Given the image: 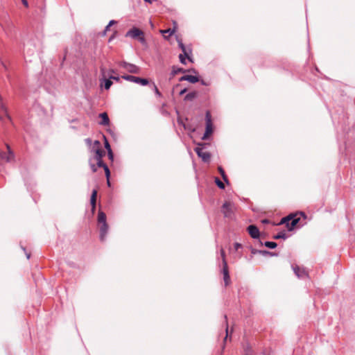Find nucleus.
<instances>
[{"label":"nucleus","mask_w":355,"mask_h":355,"mask_svg":"<svg viewBox=\"0 0 355 355\" xmlns=\"http://www.w3.org/2000/svg\"><path fill=\"white\" fill-rule=\"evenodd\" d=\"M185 58H187L186 56H184L183 54H180L179 55V59H180V61L182 64H186V60H185Z\"/></svg>","instance_id":"nucleus-30"},{"label":"nucleus","mask_w":355,"mask_h":355,"mask_svg":"<svg viewBox=\"0 0 355 355\" xmlns=\"http://www.w3.org/2000/svg\"><path fill=\"white\" fill-rule=\"evenodd\" d=\"M212 132V123L211 114L209 111L206 112V130L204 135L202 136V139H206L209 135Z\"/></svg>","instance_id":"nucleus-8"},{"label":"nucleus","mask_w":355,"mask_h":355,"mask_svg":"<svg viewBox=\"0 0 355 355\" xmlns=\"http://www.w3.org/2000/svg\"><path fill=\"white\" fill-rule=\"evenodd\" d=\"M182 51L183 55H184V56H186V57H187L189 60H191V58H190V57H189V53H188V52H187V51L186 47H185V48H184V50H182Z\"/></svg>","instance_id":"nucleus-34"},{"label":"nucleus","mask_w":355,"mask_h":355,"mask_svg":"<svg viewBox=\"0 0 355 355\" xmlns=\"http://www.w3.org/2000/svg\"><path fill=\"white\" fill-rule=\"evenodd\" d=\"M103 138H104V141H105V148H106L107 152L112 150L110 145L107 138L105 137V136H103Z\"/></svg>","instance_id":"nucleus-26"},{"label":"nucleus","mask_w":355,"mask_h":355,"mask_svg":"<svg viewBox=\"0 0 355 355\" xmlns=\"http://www.w3.org/2000/svg\"><path fill=\"white\" fill-rule=\"evenodd\" d=\"M6 147L8 148V152H0V157L2 159L6 160L7 162H10L14 159L15 155L13 152L11 150L9 145L7 144Z\"/></svg>","instance_id":"nucleus-10"},{"label":"nucleus","mask_w":355,"mask_h":355,"mask_svg":"<svg viewBox=\"0 0 355 355\" xmlns=\"http://www.w3.org/2000/svg\"><path fill=\"white\" fill-rule=\"evenodd\" d=\"M216 185L220 188V189H223L225 188V184H223V182H221L218 178H216Z\"/></svg>","instance_id":"nucleus-27"},{"label":"nucleus","mask_w":355,"mask_h":355,"mask_svg":"<svg viewBox=\"0 0 355 355\" xmlns=\"http://www.w3.org/2000/svg\"><path fill=\"white\" fill-rule=\"evenodd\" d=\"M146 2H148V3H152L153 1H155V0H144Z\"/></svg>","instance_id":"nucleus-45"},{"label":"nucleus","mask_w":355,"mask_h":355,"mask_svg":"<svg viewBox=\"0 0 355 355\" xmlns=\"http://www.w3.org/2000/svg\"><path fill=\"white\" fill-rule=\"evenodd\" d=\"M234 205L230 201H226L222 206V212L225 218H230L233 214Z\"/></svg>","instance_id":"nucleus-7"},{"label":"nucleus","mask_w":355,"mask_h":355,"mask_svg":"<svg viewBox=\"0 0 355 355\" xmlns=\"http://www.w3.org/2000/svg\"><path fill=\"white\" fill-rule=\"evenodd\" d=\"M109 78H110V80L113 79V80H116V81H119V80H120V77H119V76H110L109 77Z\"/></svg>","instance_id":"nucleus-38"},{"label":"nucleus","mask_w":355,"mask_h":355,"mask_svg":"<svg viewBox=\"0 0 355 355\" xmlns=\"http://www.w3.org/2000/svg\"><path fill=\"white\" fill-rule=\"evenodd\" d=\"M154 91H155V94L158 97H161L162 96V94L160 93V92L159 91L157 87L155 84H154Z\"/></svg>","instance_id":"nucleus-31"},{"label":"nucleus","mask_w":355,"mask_h":355,"mask_svg":"<svg viewBox=\"0 0 355 355\" xmlns=\"http://www.w3.org/2000/svg\"><path fill=\"white\" fill-rule=\"evenodd\" d=\"M121 78L125 80L130 81V82H132V83H135L137 84H140L143 86L147 85L149 83L148 80L146 78H142L134 76L132 75H123V76H121Z\"/></svg>","instance_id":"nucleus-4"},{"label":"nucleus","mask_w":355,"mask_h":355,"mask_svg":"<svg viewBox=\"0 0 355 355\" xmlns=\"http://www.w3.org/2000/svg\"><path fill=\"white\" fill-rule=\"evenodd\" d=\"M96 196H97V191L96 189H94L91 196V205H92V211L94 212L96 209Z\"/></svg>","instance_id":"nucleus-15"},{"label":"nucleus","mask_w":355,"mask_h":355,"mask_svg":"<svg viewBox=\"0 0 355 355\" xmlns=\"http://www.w3.org/2000/svg\"><path fill=\"white\" fill-rule=\"evenodd\" d=\"M263 245L270 249H274L277 247V243L272 241H265Z\"/></svg>","instance_id":"nucleus-21"},{"label":"nucleus","mask_w":355,"mask_h":355,"mask_svg":"<svg viewBox=\"0 0 355 355\" xmlns=\"http://www.w3.org/2000/svg\"><path fill=\"white\" fill-rule=\"evenodd\" d=\"M100 225V239L101 241H103L108 232V225L107 223H101Z\"/></svg>","instance_id":"nucleus-12"},{"label":"nucleus","mask_w":355,"mask_h":355,"mask_svg":"<svg viewBox=\"0 0 355 355\" xmlns=\"http://www.w3.org/2000/svg\"><path fill=\"white\" fill-rule=\"evenodd\" d=\"M201 83H202V85H206V84H205V83L203 80H202Z\"/></svg>","instance_id":"nucleus-49"},{"label":"nucleus","mask_w":355,"mask_h":355,"mask_svg":"<svg viewBox=\"0 0 355 355\" xmlns=\"http://www.w3.org/2000/svg\"><path fill=\"white\" fill-rule=\"evenodd\" d=\"M225 319L227 321V315H225Z\"/></svg>","instance_id":"nucleus-51"},{"label":"nucleus","mask_w":355,"mask_h":355,"mask_svg":"<svg viewBox=\"0 0 355 355\" xmlns=\"http://www.w3.org/2000/svg\"><path fill=\"white\" fill-rule=\"evenodd\" d=\"M26 254L27 259H30L31 254L29 253H26Z\"/></svg>","instance_id":"nucleus-47"},{"label":"nucleus","mask_w":355,"mask_h":355,"mask_svg":"<svg viewBox=\"0 0 355 355\" xmlns=\"http://www.w3.org/2000/svg\"><path fill=\"white\" fill-rule=\"evenodd\" d=\"M95 153V159H102L103 157L105 155V152L102 149H96Z\"/></svg>","instance_id":"nucleus-18"},{"label":"nucleus","mask_w":355,"mask_h":355,"mask_svg":"<svg viewBox=\"0 0 355 355\" xmlns=\"http://www.w3.org/2000/svg\"><path fill=\"white\" fill-rule=\"evenodd\" d=\"M107 155H108V157H109L110 159L113 160L114 155H113L112 150L108 151L107 152Z\"/></svg>","instance_id":"nucleus-36"},{"label":"nucleus","mask_w":355,"mask_h":355,"mask_svg":"<svg viewBox=\"0 0 355 355\" xmlns=\"http://www.w3.org/2000/svg\"><path fill=\"white\" fill-rule=\"evenodd\" d=\"M196 97V92H190V93L187 94L184 96V100L185 101H192Z\"/></svg>","instance_id":"nucleus-20"},{"label":"nucleus","mask_w":355,"mask_h":355,"mask_svg":"<svg viewBox=\"0 0 355 355\" xmlns=\"http://www.w3.org/2000/svg\"><path fill=\"white\" fill-rule=\"evenodd\" d=\"M218 171H219V172H220V175H221V176H222V178H223V180H224L225 182L228 183L227 177L226 176V175H225V171H224V170L223 169V168H222L221 166H219V167H218Z\"/></svg>","instance_id":"nucleus-23"},{"label":"nucleus","mask_w":355,"mask_h":355,"mask_svg":"<svg viewBox=\"0 0 355 355\" xmlns=\"http://www.w3.org/2000/svg\"><path fill=\"white\" fill-rule=\"evenodd\" d=\"M299 220V218H296L294 216L289 215L286 217L283 218L280 222V224L285 223L288 230L291 231L297 225Z\"/></svg>","instance_id":"nucleus-3"},{"label":"nucleus","mask_w":355,"mask_h":355,"mask_svg":"<svg viewBox=\"0 0 355 355\" xmlns=\"http://www.w3.org/2000/svg\"><path fill=\"white\" fill-rule=\"evenodd\" d=\"M96 161L97 166H98V167L104 168V167H105V166H106V165H107V164H105L103 162L102 159H96Z\"/></svg>","instance_id":"nucleus-28"},{"label":"nucleus","mask_w":355,"mask_h":355,"mask_svg":"<svg viewBox=\"0 0 355 355\" xmlns=\"http://www.w3.org/2000/svg\"><path fill=\"white\" fill-rule=\"evenodd\" d=\"M98 223L99 224L107 223V221H106V215L102 211H99L98 213Z\"/></svg>","instance_id":"nucleus-16"},{"label":"nucleus","mask_w":355,"mask_h":355,"mask_svg":"<svg viewBox=\"0 0 355 355\" xmlns=\"http://www.w3.org/2000/svg\"><path fill=\"white\" fill-rule=\"evenodd\" d=\"M85 141L86 144H87V146H90V147L92 146V144H93V143H92V139H91L90 138H87V139H85Z\"/></svg>","instance_id":"nucleus-35"},{"label":"nucleus","mask_w":355,"mask_h":355,"mask_svg":"<svg viewBox=\"0 0 355 355\" xmlns=\"http://www.w3.org/2000/svg\"><path fill=\"white\" fill-rule=\"evenodd\" d=\"M119 66L123 69H125L128 72L130 73H139L140 68L131 63H128L125 61H123L119 64Z\"/></svg>","instance_id":"nucleus-6"},{"label":"nucleus","mask_w":355,"mask_h":355,"mask_svg":"<svg viewBox=\"0 0 355 355\" xmlns=\"http://www.w3.org/2000/svg\"><path fill=\"white\" fill-rule=\"evenodd\" d=\"M90 167H91L92 171L94 173L96 172V171H97V168H96V166H95V164L90 163Z\"/></svg>","instance_id":"nucleus-37"},{"label":"nucleus","mask_w":355,"mask_h":355,"mask_svg":"<svg viewBox=\"0 0 355 355\" xmlns=\"http://www.w3.org/2000/svg\"><path fill=\"white\" fill-rule=\"evenodd\" d=\"M112 82L110 78L105 80L104 87L105 89H107V90L109 89L110 88V87L112 86Z\"/></svg>","instance_id":"nucleus-25"},{"label":"nucleus","mask_w":355,"mask_h":355,"mask_svg":"<svg viewBox=\"0 0 355 355\" xmlns=\"http://www.w3.org/2000/svg\"><path fill=\"white\" fill-rule=\"evenodd\" d=\"M21 2L25 7H28V3L27 0H21Z\"/></svg>","instance_id":"nucleus-40"},{"label":"nucleus","mask_w":355,"mask_h":355,"mask_svg":"<svg viewBox=\"0 0 355 355\" xmlns=\"http://www.w3.org/2000/svg\"><path fill=\"white\" fill-rule=\"evenodd\" d=\"M205 144H198L195 148V152L199 157H200L203 162H208L210 160V153L208 152L203 151Z\"/></svg>","instance_id":"nucleus-5"},{"label":"nucleus","mask_w":355,"mask_h":355,"mask_svg":"<svg viewBox=\"0 0 355 355\" xmlns=\"http://www.w3.org/2000/svg\"><path fill=\"white\" fill-rule=\"evenodd\" d=\"M241 247H242L241 244H240L239 243H234V248H235L236 250H238Z\"/></svg>","instance_id":"nucleus-39"},{"label":"nucleus","mask_w":355,"mask_h":355,"mask_svg":"<svg viewBox=\"0 0 355 355\" xmlns=\"http://www.w3.org/2000/svg\"><path fill=\"white\" fill-rule=\"evenodd\" d=\"M125 36L130 37L133 39H138V40L141 43H144L146 42L143 31L137 28H133L129 30L126 33Z\"/></svg>","instance_id":"nucleus-2"},{"label":"nucleus","mask_w":355,"mask_h":355,"mask_svg":"<svg viewBox=\"0 0 355 355\" xmlns=\"http://www.w3.org/2000/svg\"><path fill=\"white\" fill-rule=\"evenodd\" d=\"M251 252L252 254H268L270 253V252L267 251V250H255V249H252L251 250Z\"/></svg>","instance_id":"nucleus-22"},{"label":"nucleus","mask_w":355,"mask_h":355,"mask_svg":"<svg viewBox=\"0 0 355 355\" xmlns=\"http://www.w3.org/2000/svg\"><path fill=\"white\" fill-rule=\"evenodd\" d=\"M116 23V21L115 20H111V21H110L108 25L110 26H111L112 25L115 24Z\"/></svg>","instance_id":"nucleus-41"},{"label":"nucleus","mask_w":355,"mask_h":355,"mask_svg":"<svg viewBox=\"0 0 355 355\" xmlns=\"http://www.w3.org/2000/svg\"><path fill=\"white\" fill-rule=\"evenodd\" d=\"M293 270L298 278H306L309 277L307 271L304 268H300L298 266H293Z\"/></svg>","instance_id":"nucleus-9"},{"label":"nucleus","mask_w":355,"mask_h":355,"mask_svg":"<svg viewBox=\"0 0 355 355\" xmlns=\"http://www.w3.org/2000/svg\"><path fill=\"white\" fill-rule=\"evenodd\" d=\"M220 256L222 258V263H223V279L225 282V286H227L230 282V277L229 275V270L227 267V263L225 259V252L223 248L220 250Z\"/></svg>","instance_id":"nucleus-1"},{"label":"nucleus","mask_w":355,"mask_h":355,"mask_svg":"<svg viewBox=\"0 0 355 355\" xmlns=\"http://www.w3.org/2000/svg\"><path fill=\"white\" fill-rule=\"evenodd\" d=\"M162 33L163 34L168 33L169 35H171L174 33V30H171V28H168V29H166V30H164V31H162Z\"/></svg>","instance_id":"nucleus-32"},{"label":"nucleus","mask_w":355,"mask_h":355,"mask_svg":"<svg viewBox=\"0 0 355 355\" xmlns=\"http://www.w3.org/2000/svg\"><path fill=\"white\" fill-rule=\"evenodd\" d=\"M101 71H103L104 69L103 68H101Z\"/></svg>","instance_id":"nucleus-50"},{"label":"nucleus","mask_w":355,"mask_h":355,"mask_svg":"<svg viewBox=\"0 0 355 355\" xmlns=\"http://www.w3.org/2000/svg\"><path fill=\"white\" fill-rule=\"evenodd\" d=\"M286 238H287V236H286V233H284V232H279L273 236L274 239H285Z\"/></svg>","instance_id":"nucleus-24"},{"label":"nucleus","mask_w":355,"mask_h":355,"mask_svg":"<svg viewBox=\"0 0 355 355\" xmlns=\"http://www.w3.org/2000/svg\"><path fill=\"white\" fill-rule=\"evenodd\" d=\"M186 92H187V89H186V88H184V89H182V90L180 92V96L183 95L184 93H186Z\"/></svg>","instance_id":"nucleus-42"},{"label":"nucleus","mask_w":355,"mask_h":355,"mask_svg":"<svg viewBox=\"0 0 355 355\" xmlns=\"http://www.w3.org/2000/svg\"><path fill=\"white\" fill-rule=\"evenodd\" d=\"M99 117L102 119L101 121L99 122V124L101 125H110V119L108 115L106 112H103L99 114Z\"/></svg>","instance_id":"nucleus-14"},{"label":"nucleus","mask_w":355,"mask_h":355,"mask_svg":"<svg viewBox=\"0 0 355 355\" xmlns=\"http://www.w3.org/2000/svg\"><path fill=\"white\" fill-rule=\"evenodd\" d=\"M107 184H108V186H110V182L109 179H107Z\"/></svg>","instance_id":"nucleus-48"},{"label":"nucleus","mask_w":355,"mask_h":355,"mask_svg":"<svg viewBox=\"0 0 355 355\" xmlns=\"http://www.w3.org/2000/svg\"><path fill=\"white\" fill-rule=\"evenodd\" d=\"M248 231L250 236L253 239L259 238V230L257 226L254 225H249L248 227Z\"/></svg>","instance_id":"nucleus-11"},{"label":"nucleus","mask_w":355,"mask_h":355,"mask_svg":"<svg viewBox=\"0 0 355 355\" xmlns=\"http://www.w3.org/2000/svg\"><path fill=\"white\" fill-rule=\"evenodd\" d=\"M186 71L185 69L177 67H173L171 75L174 76L175 75L178 74V73H184Z\"/></svg>","instance_id":"nucleus-19"},{"label":"nucleus","mask_w":355,"mask_h":355,"mask_svg":"<svg viewBox=\"0 0 355 355\" xmlns=\"http://www.w3.org/2000/svg\"><path fill=\"white\" fill-rule=\"evenodd\" d=\"M96 149H101V144L98 140H95L91 146L92 152L94 153L96 151Z\"/></svg>","instance_id":"nucleus-17"},{"label":"nucleus","mask_w":355,"mask_h":355,"mask_svg":"<svg viewBox=\"0 0 355 355\" xmlns=\"http://www.w3.org/2000/svg\"><path fill=\"white\" fill-rule=\"evenodd\" d=\"M178 46L181 50H184V48H185L184 44H183L182 41L181 40H178Z\"/></svg>","instance_id":"nucleus-33"},{"label":"nucleus","mask_w":355,"mask_h":355,"mask_svg":"<svg viewBox=\"0 0 355 355\" xmlns=\"http://www.w3.org/2000/svg\"><path fill=\"white\" fill-rule=\"evenodd\" d=\"M103 169L105 171L107 179H109L110 176V169H109L107 165L105 166Z\"/></svg>","instance_id":"nucleus-29"},{"label":"nucleus","mask_w":355,"mask_h":355,"mask_svg":"<svg viewBox=\"0 0 355 355\" xmlns=\"http://www.w3.org/2000/svg\"><path fill=\"white\" fill-rule=\"evenodd\" d=\"M262 223H269V220H268V219H263V220H262Z\"/></svg>","instance_id":"nucleus-43"},{"label":"nucleus","mask_w":355,"mask_h":355,"mask_svg":"<svg viewBox=\"0 0 355 355\" xmlns=\"http://www.w3.org/2000/svg\"><path fill=\"white\" fill-rule=\"evenodd\" d=\"M110 27V26L107 24V26L105 27V31H105V32L109 30Z\"/></svg>","instance_id":"nucleus-46"},{"label":"nucleus","mask_w":355,"mask_h":355,"mask_svg":"<svg viewBox=\"0 0 355 355\" xmlns=\"http://www.w3.org/2000/svg\"><path fill=\"white\" fill-rule=\"evenodd\" d=\"M226 334H226V337L225 338V340H226L227 337L228 336V327H226Z\"/></svg>","instance_id":"nucleus-44"},{"label":"nucleus","mask_w":355,"mask_h":355,"mask_svg":"<svg viewBox=\"0 0 355 355\" xmlns=\"http://www.w3.org/2000/svg\"><path fill=\"white\" fill-rule=\"evenodd\" d=\"M184 80L189 81L191 83H196L199 81V78L198 77L192 75H184L179 79V81L180 82Z\"/></svg>","instance_id":"nucleus-13"}]
</instances>
